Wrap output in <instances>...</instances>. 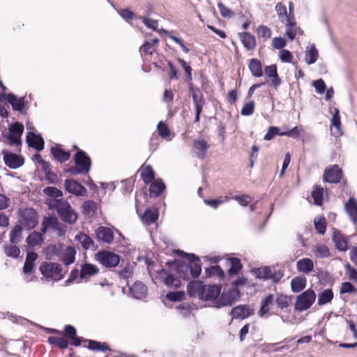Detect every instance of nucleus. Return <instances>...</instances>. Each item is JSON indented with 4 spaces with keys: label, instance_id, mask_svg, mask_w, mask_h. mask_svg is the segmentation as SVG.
I'll use <instances>...</instances> for the list:
<instances>
[{
    "label": "nucleus",
    "instance_id": "nucleus-37",
    "mask_svg": "<svg viewBox=\"0 0 357 357\" xmlns=\"http://www.w3.org/2000/svg\"><path fill=\"white\" fill-rule=\"evenodd\" d=\"M306 278L304 276H296L291 281V289L294 293H298L306 287Z\"/></svg>",
    "mask_w": 357,
    "mask_h": 357
},
{
    "label": "nucleus",
    "instance_id": "nucleus-29",
    "mask_svg": "<svg viewBox=\"0 0 357 357\" xmlns=\"http://www.w3.org/2000/svg\"><path fill=\"white\" fill-rule=\"evenodd\" d=\"M159 217L158 210L155 208H148L141 217L144 223H155Z\"/></svg>",
    "mask_w": 357,
    "mask_h": 357
},
{
    "label": "nucleus",
    "instance_id": "nucleus-23",
    "mask_svg": "<svg viewBox=\"0 0 357 357\" xmlns=\"http://www.w3.org/2000/svg\"><path fill=\"white\" fill-rule=\"evenodd\" d=\"M50 152L54 158L61 163L68 161L70 158V153L64 151L59 144L52 146Z\"/></svg>",
    "mask_w": 357,
    "mask_h": 357
},
{
    "label": "nucleus",
    "instance_id": "nucleus-19",
    "mask_svg": "<svg viewBox=\"0 0 357 357\" xmlns=\"http://www.w3.org/2000/svg\"><path fill=\"white\" fill-rule=\"evenodd\" d=\"M238 36L246 50L252 51L256 48L257 42L254 35L250 32L245 31L238 33Z\"/></svg>",
    "mask_w": 357,
    "mask_h": 357
},
{
    "label": "nucleus",
    "instance_id": "nucleus-13",
    "mask_svg": "<svg viewBox=\"0 0 357 357\" xmlns=\"http://www.w3.org/2000/svg\"><path fill=\"white\" fill-rule=\"evenodd\" d=\"M10 133L8 135V139L10 144L20 145L21 144V136L24 131V126L22 124L15 123L10 127Z\"/></svg>",
    "mask_w": 357,
    "mask_h": 357
},
{
    "label": "nucleus",
    "instance_id": "nucleus-9",
    "mask_svg": "<svg viewBox=\"0 0 357 357\" xmlns=\"http://www.w3.org/2000/svg\"><path fill=\"white\" fill-rule=\"evenodd\" d=\"M282 24L286 28L284 36L290 40H294L297 35L302 36L304 34L303 29L298 26L295 17H289V18Z\"/></svg>",
    "mask_w": 357,
    "mask_h": 357
},
{
    "label": "nucleus",
    "instance_id": "nucleus-8",
    "mask_svg": "<svg viewBox=\"0 0 357 357\" xmlns=\"http://www.w3.org/2000/svg\"><path fill=\"white\" fill-rule=\"evenodd\" d=\"M343 178V172L338 165L327 167L323 174V181L329 183H339Z\"/></svg>",
    "mask_w": 357,
    "mask_h": 357
},
{
    "label": "nucleus",
    "instance_id": "nucleus-18",
    "mask_svg": "<svg viewBox=\"0 0 357 357\" xmlns=\"http://www.w3.org/2000/svg\"><path fill=\"white\" fill-rule=\"evenodd\" d=\"M138 172L140 174L141 179L146 185L151 183L155 179V172L150 165L143 164L138 169Z\"/></svg>",
    "mask_w": 357,
    "mask_h": 357
},
{
    "label": "nucleus",
    "instance_id": "nucleus-52",
    "mask_svg": "<svg viewBox=\"0 0 357 357\" xmlns=\"http://www.w3.org/2000/svg\"><path fill=\"white\" fill-rule=\"evenodd\" d=\"M313 251L319 258H328L331 256L329 248L324 244H317Z\"/></svg>",
    "mask_w": 357,
    "mask_h": 357
},
{
    "label": "nucleus",
    "instance_id": "nucleus-48",
    "mask_svg": "<svg viewBox=\"0 0 357 357\" xmlns=\"http://www.w3.org/2000/svg\"><path fill=\"white\" fill-rule=\"evenodd\" d=\"M85 342H89L88 349L92 351H110V348L107 346L105 342H100L92 340H85Z\"/></svg>",
    "mask_w": 357,
    "mask_h": 357
},
{
    "label": "nucleus",
    "instance_id": "nucleus-20",
    "mask_svg": "<svg viewBox=\"0 0 357 357\" xmlns=\"http://www.w3.org/2000/svg\"><path fill=\"white\" fill-rule=\"evenodd\" d=\"M341 126L340 112L338 109L335 108L331 120V131L333 136L338 137L342 135L343 132Z\"/></svg>",
    "mask_w": 357,
    "mask_h": 357
},
{
    "label": "nucleus",
    "instance_id": "nucleus-62",
    "mask_svg": "<svg viewBox=\"0 0 357 357\" xmlns=\"http://www.w3.org/2000/svg\"><path fill=\"white\" fill-rule=\"evenodd\" d=\"M185 296L183 291H169L165 297L170 301H181Z\"/></svg>",
    "mask_w": 357,
    "mask_h": 357
},
{
    "label": "nucleus",
    "instance_id": "nucleus-55",
    "mask_svg": "<svg viewBox=\"0 0 357 357\" xmlns=\"http://www.w3.org/2000/svg\"><path fill=\"white\" fill-rule=\"evenodd\" d=\"M43 193L50 197L48 199H60L63 197L62 191L55 187H46L43 189Z\"/></svg>",
    "mask_w": 357,
    "mask_h": 357
},
{
    "label": "nucleus",
    "instance_id": "nucleus-26",
    "mask_svg": "<svg viewBox=\"0 0 357 357\" xmlns=\"http://www.w3.org/2000/svg\"><path fill=\"white\" fill-rule=\"evenodd\" d=\"M209 148V145L204 139L195 140L193 143V149L196 151L197 156L199 158L203 159Z\"/></svg>",
    "mask_w": 357,
    "mask_h": 357
},
{
    "label": "nucleus",
    "instance_id": "nucleus-4",
    "mask_svg": "<svg viewBox=\"0 0 357 357\" xmlns=\"http://www.w3.org/2000/svg\"><path fill=\"white\" fill-rule=\"evenodd\" d=\"M278 265L263 266L253 269L256 278L263 280H271L273 283H278L284 277V271L278 268Z\"/></svg>",
    "mask_w": 357,
    "mask_h": 357
},
{
    "label": "nucleus",
    "instance_id": "nucleus-6",
    "mask_svg": "<svg viewBox=\"0 0 357 357\" xmlns=\"http://www.w3.org/2000/svg\"><path fill=\"white\" fill-rule=\"evenodd\" d=\"M316 300V294L312 289H308L298 295L294 304V310L303 312L308 310Z\"/></svg>",
    "mask_w": 357,
    "mask_h": 357
},
{
    "label": "nucleus",
    "instance_id": "nucleus-1",
    "mask_svg": "<svg viewBox=\"0 0 357 357\" xmlns=\"http://www.w3.org/2000/svg\"><path fill=\"white\" fill-rule=\"evenodd\" d=\"M45 204L50 209L56 211L60 218L66 223H75L77 220V213L66 200L46 199Z\"/></svg>",
    "mask_w": 357,
    "mask_h": 357
},
{
    "label": "nucleus",
    "instance_id": "nucleus-25",
    "mask_svg": "<svg viewBox=\"0 0 357 357\" xmlns=\"http://www.w3.org/2000/svg\"><path fill=\"white\" fill-rule=\"evenodd\" d=\"M75 239L79 241L85 250H96L98 249V245L95 244L91 238L82 232L76 235Z\"/></svg>",
    "mask_w": 357,
    "mask_h": 357
},
{
    "label": "nucleus",
    "instance_id": "nucleus-15",
    "mask_svg": "<svg viewBox=\"0 0 357 357\" xmlns=\"http://www.w3.org/2000/svg\"><path fill=\"white\" fill-rule=\"evenodd\" d=\"M206 285L202 282L198 280L190 282L187 285L188 295L191 297H198L201 300L202 297H203Z\"/></svg>",
    "mask_w": 357,
    "mask_h": 357
},
{
    "label": "nucleus",
    "instance_id": "nucleus-34",
    "mask_svg": "<svg viewBox=\"0 0 357 357\" xmlns=\"http://www.w3.org/2000/svg\"><path fill=\"white\" fill-rule=\"evenodd\" d=\"M324 188L320 185H314L311 192V197L313 199L314 204L321 206L324 201Z\"/></svg>",
    "mask_w": 357,
    "mask_h": 357
},
{
    "label": "nucleus",
    "instance_id": "nucleus-54",
    "mask_svg": "<svg viewBox=\"0 0 357 357\" xmlns=\"http://www.w3.org/2000/svg\"><path fill=\"white\" fill-rule=\"evenodd\" d=\"M257 34L259 38H261L263 41H266L271 38L272 31L265 25H259L257 29Z\"/></svg>",
    "mask_w": 357,
    "mask_h": 357
},
{
    "label": "nucleus",
    "instance_id": "nucleus-30",
    "mask_svg": "<svg viewBox=\"0 0 357 357\" xmlns=\"http://www.w3.org/2000/svg\"><path fill=\"white\" fill-rule=\"evenodd\" d=\"M156 273L162 282L169 287L173 286L176 281V278L163 268L157 270Z\"/></svg>",
    "mask_w": 357,
    "mask_h": 357
},
{
    "label": "nucleus",
    "instance_id": "nucleus-16",
    "mask_svg": "<svg viewBox=\"0 0 357 357\" xmlns=\"http://www.w3.org/2000/svg\"><path fill=\"white\" fill-rule=\"evenodd\" d=\"M96 236L99 241L111 244L114 241V232L112 229L107 227H99L96 230Z\"/></svg>",
    "mask_w": 357,
    "mask_h": 357
},
{
    "label": "nucleus",
    "instance_id": "nucleus-12",
    "mask_svg": "<svg viewBox=\"0 0 357 357\" xmlns=\"http://www.w3.org/2000/svg\"><path fill=\"white\" fill-rule=\"evenodd\" d=\"M64 187L68 192L76 196H84L87 192L86 189L74 179H66Z\"/></svg>",
    "mask_w": 357,
    "mask_h": 357
},
{
    "label": "nucleus",
    "instance_id": "nucleus-11",
    "mask_svg": "<svg viewBox=\"0 0 357 357\" xmlns=\"http://www.w3.org/2000/svg\"><path fill=\"white\" fill-rule=\"evenodd\" d=\"M2 154L5 164L11 169H17L22 166L24 162V158L15 153L3 151Z\"/></svg>",
    "mask_w": 357,
    "mask_h": 357
},
{
    "label": "nucleus",
    "instance_id": "nucleus-14",
    "mask_svg": "<svg viewBox=\"0 0 357 357\" xmlns=\"http://www.w3.org/2000/svg\"><path fill=\"white\" fill-rule=\"evenodd\" d=\"M220 291V285L206 284L201 300L211 301L215 305V301L218 300Z\"/></svg>",
    "mask_w": 357,
    "mask_h": 357
},
{
    "label": "nucleus",
    "instance_id": "nucleus-49",
    "mask_svg": "<svg viewBox=\"0 0 357 357\" xmlns=\"http://www.w3.org/2000/svg\"><path fill=\"white\" fill-rule=\"evenodd\" d=\"M43 242L42 234L34 231L26 238V243L30 247H35L40 245Z\"/></svg>",
    "mask_w": 357,
    "mask_h": 357
},
{
    "label": "nucleus",
    "instance_id": "nucleus-21",
    "mask_svg": "<svg viewBox=\"0 0 357 357\" xmlns=\"http://www.w3.org/2000/svg\"><path fill=\"white\" fill-rule=\"evenodd\" d=\"M149 195L151 197H158L165 190L166 185L162 178H158L149 183Z\"/></svg>",
    "mask_w": 357,
    "mask_h": 357
},
{
    "label": "nucleus",
    "instance_id": "nucleus-40",
    "mask_svg": "<svg viewBox=\"0 0 357 357\" xmlns=\"http://www.w3.org/2000/svg\"><path fill=\"white\" fill-rule=\"evenodd\" d=\"M229 268L228 273L229 275H237L242 269V264L238 258L232 257L228 259L227 261Z\"/></svg>",
    "mask_w": 357,
    "mask_h": 357
},
{
    "label": "nucleus",
    "instance_id": "nucleus-33",
    "mask_svg": "<svg viewBox=\"0 0 357 357\" xmlns=\"http://www.w3.org/2000/svg\"><path fill=\"white\" fill-rule=\"evenodd\" d=\"M157 131L158 135L165 139L166 141H170L174 136V134L172 133L169 126L164 121H160L157 125Z\"/></svg>",
    "mask_w": 357,
    "mask_h": 357
},
{
    "label": "nucleus",
    "instance_id": "nucleus-24",
    "mask_svg": "<svg viewBox=\"0 0 357 357\" xmlns=\"http://www.w3.org/2000/svg\"><path fill=\"white\" fill-rule=\"evenodd\" d=\"M264 71L266 75L271 78V84L275 88V89H278L281 84V79L278 76L276 65L273 64L266 66Z\"/></svg>",
    "mask_w": 357,
    "mask_h": 357
},
{
    "label": "nucleus",
    "instance_id": "nucleus-39",
    "mask_svg": "<svg viewBox=\"0 0 357 357\" xmlns=\"http://www.w3.org/2000/svg\"><path fill=\"white\" fill-rule=\"evenodd\" d=\"M275 298L273 294H268L266 298L261 301V306L259 310V315L263 317L270 310V305L273 304Z\"/></svg>",
    "mask_w": 357,
    "mask_h": 357
},
{
    "label": "nucleus",
    "instance_id": "nucleus-5",
    "mask_svg": "<svg viewBox=\"0 0 357 357\" xmlns=\"http://www.w3.org/2000/svg\"><path fill=\"white\" fill-rule=\"evenodd\" d=\"M121 258L119 255L106 250H101L94 255V259L97 262L109 270L117 267L121 263Z\"/></svg>",
    "mask_w": 357,
    "mask_h": 357
},
{
    "label": "nucleus",
    "instance_id": "nucleus-45",
    "mask_svg": "<svg viewBox=\"0 0 357 357\" xmlns=\"http://www.w3.org/2000/svg\"><path fill=\"white\" fill-rule=\"evenodd\" d=\"M291 300V296H287V295H284L281 293L277 294L275 303L278 308L282 310H284L289 307L290 305V302Z\"/></svg>",
    "mask_w": 357,
    "mask_h": 357
},
{
    "label": "nucleus",
    "instance_id": "nucleus-59",
    "mask_svg": "<svg viewBox=\"0 0 357 357\" xmlns=\"http://www.w3.org/2000/svg\"><path fill=\"white\" fill-rule=\"evenodd\" d=\"M276 135L283 136L282 135V132H280V128L276 126H271L269 127L267 132L264 137V139L266 141H270L273 139Z\"/></svg>",
    "mask_w": 357,
    "mask_h": 357
},
{
    "label": "nucleus",
    "instance_id": "nucleus-3",
    "mask_svg": "<svg viewBox=\"0 0 357 357\" xmlns=\"http://www.w3.org/2000/svg\"><path fill=\"white\" fill-rule=\"evenodd\" d=\"M39 270L46 280L54 282L62 280L66 273V271L63 272V267L60 264L51 261L42 262Z\"/></svg>",
    "mask_w": 357,
    "mask_h": 357
},
{
    "label": "nucleus",
    "instance_id": "nucleus-35",
    "mask_svg": "<svg viewBox=\"0 0 357 357\" xmlns=\"http://www.w3.org/2000/svg\"><path fill=\"white\" fill-rule=\"evenodd\" d=\"M296 268L299 272L307 274L312 271L314 263L310 258H303L297 261Z\"/></svg>",
    "mask_w": 357,
    "mask_h": 357
},
{
    "label": "nucleus",
    "instance_id": "nucleus-31",
    "mask_svg": "<svg viewBox=\"0 0 357 357\" xmlns=\"http://www.w3.org/2000/svg\"><path fill=\"white\" fill-rule=\"evenodd\" d=\"M82 213L84 215L88 217H93L96 213L97 210L99 208V205L92 200H87L83 202Z\"/></svg>",
    "mask_w": 357,
    "mask_h": 357
},
{
    "label": "nucleus",
    "instance_id": "nucleus-44",
    "mask_svg": "<svg viewBox=\"0 0 357 357\" xmlns=\"http://www.w3.org/2000/svg\"><path fill=\"white\" fill-rule=\"evenodd\" d=\"M333 292L331 289H326L318 295L317 304L319 306L324 305L332 301Z\"/></svg>",
    "mask_w": 357,
    "mask_h": 357
},
{
    "label": "nucleus",
    "instance_id": "nucleus-43",
    "mask_svg": "<svg viewBox=\"0 0 357 357\" xmlns=\"http://www.w3.org/2000/svg\"><path fill=\"white\" fill-rule=\"evenodd\" d=\"M189 264V270L191 276L194 278H198L202 272V267L200 259L199 257L197 256V259L195 260H188Z\"/></svg>",
    "mask_w": 357,
    "mask_h": 357
},
{
    "label": "nucleus",
    "instance_id": "nucleus-58",
    "mask_svg": "<svg viewBox=\"0 0 357 357\" xmlns=\"http://www.w3.org/2000/svg\"><path fill=\"white\" fill-rule=\"evenodd\" d=\"M357 291L356 288L350 282H344L341 284L340 294H355Z\"/></svg>",
    "mask_w": 357,
    "mask_h": 357
},
{
    "label": "nucleus",
    "instance_id": "nucleus-63",
    "mask_svg": "<svg viewBox=\"0 0 357 357\" xmlns=\"http://www.w3.org/2000/svg\"><path fill=\"white\" fill-rule=\"evenodd\" d=\"M189 91L192 96L193 103L204 101V96L199 89L196 87L189 88Z\"/></svg>",
    "mask_w": 357,
    "mask_h": 357
},
{
    "label": "nucleus",
    "instance_id": "nucleus-38",
    "mask_svg": "<svg viewBox=\"0 0 357 357\" xmlns=\"http://www.w3.org/2000/svg\"><path fill=\"white\" fill-rule=\"evenodd\" d=\"M248 68L254 77H260L263 75L261 63L257 59H251L249 60Z\"/></svg>",
    "mask_w": 357,
    "mask_h": 357
},
{
    "label": "nucleus",
    "instance_id": "nucleus-7",
    "mask_svg": "<svg viewBox=\"0 0 357 357\" xmlns=\"http://www.w3.org/2000/svg\"><path fill=\"white\" fill-rule=\"evenodd\" d=\"M240 296L241 293L238 289H229L220 294L218 300L215 301V307L220 308L224 306H231Z\"/></svg>",
    "mask_w": 357,
    "mask_h": 357
},
{
    "label": "nucleus",
    "instance_id": "nucleus-60",
    "mask_svg": "<svg viewBox=\"0 0 357 357\" xmlns=\"http://www.w3.org/2000/svg\"><path fill=\"white\" fill-rule=\"evenodd\" d=\"M303 131V126H295L291 130L286 132H282V135L297 139L300 137L301 133Z\"/></svg>",
    "mask_w": 357,
    "mask_h": 357
},
{
    "label": "nucleus",
    "instance_id": "nucleus-32",
    "mask_svg": "<svg viewBox=\"0 0 357 357\" xmlns=\"http://www.w3.org/2000/svg\"><path fill=\"white\" fill-rule=\"evenodd\" d=\"M344 208L351 218V220L354 223L357 222V203L354 197H350L345 204Z\"/></svg>",
    "mask_w": 357,
    "mask_h": 357
},
{
    "label": "nucleus",
    "instance_id": "nucleus-61",
    "mask_svg": "<svg viewBox=\"0 0 357 357\" xmlns=\"http://www.w3.org/2000/svg\"><path fill=\"white\" fill-rule=\"evenodd\" d=\"M141 54L144 56L146 55H152L155 51V47L149 42H145L139 49Z\"/></svg>",
    "mask_w": 357,
    "mask_h": 357
},
{
    "label": "nucleus",
    "instance_id": "nucleus-27",
    "mask_svg": "<svg viewBox=\"0 0 357 357\" xmlns=\"http://www.w3.org/2000/svg\"><path fill=\"white\" fill-rule=\"evenodd\" d=\"M20 217L24 223H38V213L31 208H26L21 211Z\"/></svg>",
    "mask_w": 357,
    "mask_h": 357
},
{
    "label": "nucleus",
    "instance_id": "nucleus-36",
    "mask_svg": "<svg viewBox=\"0 0 357 357\" xmlns=\"http://www.w3.org/2000/svg\"><path fill=\"white\" fill-rule=\"evenodd\" d=\"M130 290L134 298L140 299L146 294L147 287L143 282H136L133 284Z\"/></svg>",
    "mask_w": 357,
    "mask_h": 357
},
{
    "label": "nucleus",
    "instance_id": "nucleus-46",
    "mask_svg": "<svg viewBox=\"0 0 357 357\" xmlns=\"http://www.w3.org/2000/svg\"><path fill=\"white\" fill-rule=\"evenodd\" d=\"M76 250L74 247L68 246L63 254L62 261L66 266L73 264L75 259Z\"/></svg>",
    "mask_w": 357,
    "mask_h": 357
},
{
    "label": "nucleus",
    "instance_id": "nucleus-56",
    "mask_svg": "<svg viewBox=\"0 0 357 357\" xmlns=\"http://www.w3.org/2000/svg\"><path fill=\"white\" fill-rule=\"evenodd\" d=\"M318 56V51L315 46L312 45L308 51H306L305 59L307 64H312L317 61Z\"/></svg>",
    "mask_w": 357,
    "mask_h": 357
},
{
    "label": "nucleus",
    "instance_id": "nucleus-22",
    "mask_svg": "<svg viewBox=\"0 0 357 357\" xmlns=\"http://www.w3.org/2000/svg\"><path fill=\"white\" fill-rule=\"evenodd\" d=\"M252 310L245 305H239L233 307L230 312L232 319H243L252 314Z\"/></svg>",
    "mask_w": 357,
    "mask_h": 357
},
{
    "label": "nucleus",
    "instance_id": "nucleus-47",
    "mask_svg": "<svg viewBox=\"0 0 357 357\" xmlns=\"http://www.w3.org/2000/svg\"><path fill=\"white\" fill-rule=\"evenodd\" d=\"M205 274L207 277L218 276L220 280L225 278V272L218 265L211 266L208 268H206L205 270Z\"/></svg>",
    "mask_w": 357,
    "mask_h": 357
},
{
    "label": "nucleus",
    "instance_id": "nucleus-64",
    "mask_svg": "<svg viewBox=\"0 0 357 357\" xmlns=\"http://www.w3.org/2000/svg\"><path fill=\"white\" fill-rule=\"evenodd\" d=\"M347 273L349 276V278L355 282H357V269L352 267L349 263L346 264L344 265Z\"/></svg>",
    "mask_w": 357,
    "mask_h": 357
},
{
    "label": "nucleus",
    "instance_id": "nucleus-57",
    "mask_svg": "<svg viewBox=\"0 0 357 357\" xmlns=\"http://www.w3.org/2000/svg\"><path fill=\"white\" fill-rule=\"evenodd\" d=\"M47 341L49 343L54 344L60 349H67L68 347V342L63 337L50 336L48 337Z\"/></svg>",
    "mask_w": 357,
    "mask_h": 357
},
{
    "label": "nucleus",
    "instance_id": "nucleus-50",
    "mask_svg": "<svg viewBox=\"0 0 357 357\" xmlns=\"http://www.w3.org/2000/svg\"><path fill=\"white\" fill-rule=\"evenodd\" d=\"M22 225H15L10 233V241L13 244L18 243L22 239Z\"/></svg>",
    "mask_w": 357,
    "mask_h": 357
},
{
    "label": "nucleus",
    "instance_id": "nucleus-53",
    "mask_svg": "<svg viewBox=\"0 0 357 357\" xmlns=\"http://www.w3.org/2000/svg\"><path fill=\"white\" fill-rule=\"evenodd\" d=\"M175 271L177 273L179 278L184 280H189L190 270L188 264L181 261L180 264L177 265V267H176Z\"/></svg>",
    "mask_w": 357,
    "mask_h": 357
},
{
    "label": "nucleus",
    "instance_id": "nucleus-17",
    "mask_svg": "<svg viewBox=\"0 0 357 357\" xmlns=\"http://www.w3.org/2000/svg\"><path fill=\"white\" fill-rule=\"evenodd\" d=\"M26 142L29 146L41 151L44 149V140L40 135L29 132L26 137Z\"/></svg>",
    "mask_w": 357,
    "mask_h": 357
},
{
    "label": "nucleus",
    "instance_id": "nucleus-28",
    "mask_svg": "<svg viewBox=\"0 0 357 357\" xmlns=\"http://www.w3.org/2000/svg\"><path fill=\"white\" fill-rule=\"evenodd\" d=\"M99 273V268L94 264L85 263L81 266L79 277L86 279Z\"/></svg>",
    "mask_w": 357,
    "mask_h": 357
},
{
    "label": "nucleus",
    "instance_id": "nucleus-51",
    "mask_svg": "<svg viewBox=\"0 0 357 357\" xmlns=\"http://www.w3.org/2000/svg\"><path fill=\"white\" fill-rule=\"evenodd\" d=\"M275 10L278 19L282 23L284 22L287 19L289 18L287 7L283 3L278 2L275 6Z\"/></svg>",
    "mask_w": 357,
    "mask_h": 357
},
{
    "label": "nucleus",
    "instance_id": "nucleus-2",
    "mask_svg": "<svg viewBox=\"0 0 357 357\" xmlns=\"http://www.w3.org/2000/svg\"><path fill=\"white\" fill-rule=\"evenodd\" d=\"M75 167H70L66 172L73 176L78 174H87L91 167V160L86 152L78 149L74 156Z\"/></svg>",
    "mask_w": 357,
    "mask_h": 357
},
{
    "label": "nucleus",
    "instance_id": "nucleus-10",
    "mask_svg": "<svg viewBox=\"0 0 357 357\" xmlns=\"http://www.w3.org/2000/svg\"><path fill=\"white\" fill-rule=\"evenodd\" d=\"M332 240L337 250L346 252L349 249V238L335 229H333Z\"/></svg>",
    "mask_w": 357,
    "mask_h": 357
},
{
    "label": "nucleus",
    "instance_id": "nucleus-42",
    "mask_svg": "<svg viewBox=\"0 0 357 357\" xmlns=\"http://www.w3.org/2000/svg\"><path fill=\"white\" fill-rule=\"evenodd\" d=\"M119 266L120 269L118 271V274L121 278L128 279L132 276V271L129 261H125V260L121 258V263Z\"/></svg>",
    "mask_w": 357,
    "mask_h": 357
},
{
    "label": "nucleus",
    "instance_id": "nucleus-41",
    "mask_svg": "<svg viewBox=\"0 0 357 357\" xmlns=\"http://www.w3.org/2000/svg\"><path fill=\"white\" fill-rule=\"evenodd\" d=\"M8 102L12 105L13 109L17 111H22L25 105L24 98H17L13 93L6 96Z\"/></svg>",
    "mask_w": 357,
    "mask_h": 357
}]
</instances>
